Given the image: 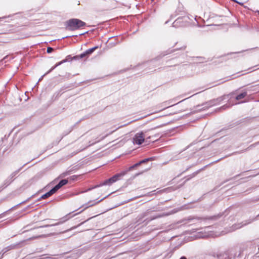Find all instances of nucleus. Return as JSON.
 I'll use <instances>...</instances> for the list:
<instances>
[{
    "label": "nucleus",
    "instance_id": "052dcab7",
    "mask_svg": "<svg viewBox=\"0 0 259 259\" xmlns=\"http://www.w3.org/2000/svg\"><path fill=\"white\" fill-rule=\"evenodd\" d=\"M241 52H235V53H231L230 54H236V53H240Z\"/></svg>",
    "mask_w": 259,
    "mask_h": 259
},
{
    "label": "nucleus",
    "instance_id": "79ce46f5",
    "mask_svg": "<svg viewBox=\"0 0 259 259\" xmlns=\"http://www.w3.org/2000/svg\"><path fill=\"white\" fill-rule=\"evenodd\" d=\"M53 70L51 68L49 70H48L46 73H45L46 75L50 73V72H51Z\"/></svg>",
    "mask_w": 259,
    "mask_h": 259
},
{
    "label": "nucleus",
    "instance_id": "9d476101",
    "mask_svg": "<svg viewBox=\"0 0 259 259\" xmlns=\"http://www.w3.org/2000/svg\"><path fill=\"white\" fill-rule=\"evenodd\" d=\"M223 213H220L217 215H214L212 216H207L204 218H200L198 217H189L188 218V220L189 221H191L193 220H210V221H217L219 219H220L221 217H222Z\"/></svg>",
    "mask_w": 259,
    "mask_h": 259
},
{
    "label": "nucleus",
    "instance_id": "1a4fd4ad",
    "mask_svg": "<svg viewBox=\"0 0 259 259\" xmlns=\"http://www.w3.org/2000/svg\"><path fill=\"white\" fill-rule=\"evenodd\" d=\"M151 212L150 210H147L146 212H144L143 213L141 214L140 218H139L138 220V222H140L141 221H143V222H146V224H147L149 222L151 221L152 220H153L154 219H156L157 218L161 217V215H151L149 217L146 218L145 220H143V219L146 217H148L150 213Z\"/></svg>",
    "mask_w": 259,
    "mask_h": 259
},
{
    "label": "nucleus",
    "instance_id": "39448f33",
    "mask_svg": "<svg viewBox=\"0 0 259 259\" xmlns=\"http://www.w3.org/2000/svg\"><path fill=\"white\" fill-rule=\"evenodd\" d=\"M156 127L151 128L149 130L143 131L140 133H137L133 138V143L134 144L139 145H141L145 140L146 134L149 131L155 129Z\"/></svg>",
    "mask_w": 259,
    "mask_h": 259
},
{
    "label": "nucleus",
    "instance_id": "c85d7f7f",
    "mask_svg": "<svg viewBox=\"0 0 259 259\" xmlns=\"http://www.w3.org/2000/svg\"><path fill=\"white\" fill-rule=\"evenodd\" d=\"M79 57L80 59H83L84 58H88V56H87V54H85V52L84 51L79 55Z\"/></svg>",
    "mask_w": 259,
    "mask_h": 259
},
{
    "label": "nucleus",
    "instance_id": "aec40b11",
    "mask_svg": "<svg viewBox=\"0 0 259 259\" xmlns=\"http://www.w3.org/2000/svg\"><path fill=\"white\" fill-rule=\"evenodd\" d=\"M60 188L57 184L54 187H53L49 192L52 195L54 193H55Z\"/></svg>",
    "mask_w": 259,
    "mask_h": 259
},
{
    "label": "nucleus",
    "instance_id": "09e8293b",
    "mask_svg": "<svg viewBox=\"0 0 259 259\" xmlns=\"http://www.w3.org/2000/svg\"><path fill=\"white\" fill-rule=\"evenodd\" d=\"M161 107V109L159 110L160 111L162 110L167 108V107H166L165 106H162Z\"/></svg>",
    "mask_w": 259,
    "mask_h": 259
},
{
    "label": "nucleus",
    "instance_id": "37998d69",
    "mask_svg": "<svg viewBox=\"0 0 259 259\" xmlns=\"http://www.w3.org/2000/svg\"><path fill=\"white\" fill-rule=\"evenodd\" d=\"M53 70L51 68L49 70H48L46 73H45L46 75L50 73V72H51Z\"/></svg>",
    "mask_w": 259,
    "mask_h": 259
},
{
    "label": "nucleus",
    "instance_id": "20e7f679",
    "mask_svg": "<svg viewBox=\"0 0 259 259\" xmlns=\"http://www.w3.org/2000/svg\"><path fill=\"white\" fill-rule=\"evenodd\" d=\"M30 240V238H29L27 240H22L18 243L12 244L4 248L1 251H0V259H2L3 258V256L9 251L12 249H19L24 247L27 244V242Z\"/></svg>",
    "mask_w": 259,
    "mask_h": 259
},
{
    "label": "nucleus",
    "instance_id": "338daca9",
    "mask_svg": "<svg viewBox=\"0 0 259 259\" xmlns=\"http://www.w3.org/2000/svg\"><path fill=\"white\" fill-rule=\"evenodd\" d=\"M166 102H163V103L162 104H166Z\"/></svg>",
    "mask_w": 259,
    "mask_h": 259
},
{
    "label": "nucleus",
    "instance_id": "a878e982",
    "mask_svg": "<svg viewBox=\"0 0 259 259\" xmlns=\"http://www.w3.org/2000/svg\"><path fill=\"white\" fill-rule=\"evenodd\" d=\"M64 63L67 62H70L72 61V57L71 55H69L66 57V58L63 60Z\"/></svg>",
    "mask_w": 259,
    "mask_h": 259
},
{
    "label": "nucleus",
    "instance_id": "423d86ee",
    "mask_svg": "<svg viewBox=\"0 0 259 259\" xmlns=\"http://www.w3.org/2000/svg\"><path fill=\"white\" fill-rule=\"evenodd\" d=\"M26 165L24 164L19 168L17 169L15 171L12 172L7 178L3 182L4 186L5 187H8L19 176V172L22 169L23 167Z\"/></svg>",
    "mask_w": 259,
    "mask_h": 259
},
{
    "label": "nucleus",
    "instance_id": "bb28decb",
    "mask_svg": "<svg viewBox=\"0 0 259 259\" xmlns=\"http://www.w3.org/2000/svg\"><path fill=\"white\" fill-rule=\"evenodd\" d=\"M194 108L196 109L194 112H198L203 110H206V109H204V106H201L200 107L197 108V106L194 107Z\"/></svg>",
    "mask_w": 259,
    "mask_h": 259
},
{
    "label": "nucleus",
    "instance_id": "7ed1b4c3",
    "mask_svg": "<svg viewBox=\"0 0 259 259\" xmlns=\"http://www.w3.org/2000/svg\"><path fill=\"white\" fill-rule=\"evenodd\" d=\"M44 172L42 171L37 172L34 177L24 183L19 189H17V193H21L25 190L30 187L32 184H35L40 180L44 176Z\"/></svg>",
    "mask_w": 259,
    "mask_h": 259
},
{
    "label": "nucleus",
    "instance_id": "f8f14e48",
    "mask_svg": "<svg viewBox=\"0 0 259 259\" xmlns=\"http://www.w3.org/2000/svg\"><path fill=\"white\" fill-rule=\"evenodd\" d=\"M114 183V180L112 179V178L111 177L109 179H108L105 181H104L103 182L101 183L99 185H97L94 186V187H92L91 188H89L85 192L91 191L94 189L103 186H106V185H111Z\"/></svg>",
    "mask_w": 259,
    "mask_h": 259
},
{
    "label": "nucleus",
    "instance_id": "7c9ffc66",
    "mask_svg": "<svg viewBox=\"0 0 259 259\" xmlns=\"http://www.w3.org/2000/svg\"><path fill=\"white\" fill-rule=\"evenodd\" d=\"M259 145V141L258 142H257L253 144H251V145H250L246 150H247L248 149H250V148H251L252 147H255V146L256 145Z\"/></svg>",
    "mask_w": 259,
    "mask_h": 259
},
{
    "label": "nucleus",
    "instance_id": "a19ab883",
    "mask_svg": "<svg viewBox=\"0 0 259 259\" xmlns=\"http://www.w3.org/2000/svg\"><path fill=\"white\" fill-rule=\"evenodd\" d=\"M64 76L67 78H69L70 76V74L69 73H66Z\"/></svg>",
    "mask_w": 259,
    "mask_h": 259
},
{
    "label": "nucleus",
    "instance_id": "4c0bfd02",
    "mask_svg": "<svg viewBox=\"0 0 259 259\" xmlns=\"http://www.w3.org/2000/svg\"><path fill=\"white\" fill-rule=\"evenodd\" d=\"M63 63H64L63 61V60H62V61H60V62H59L55 64V66H56V67H58V66H59L61 65V64H63Z\"/></svg>",
    "mask_w": 259,
    "mask_h": 259
},
{
    "label": "nucleus",
    "instance_id": "5701e85b",
    "mask_svg": "<svg viewBox=\"0 0 259 259\" xmlns=\"http://www.w3.org/2000/svg\"><path fill=\"white\" fill-rule=\"evenodd\" d=\"M92 218H93V217H91V218H90L88 219L87 221H84V222H83L81 223L80 224H79L78 225H77V226H73V227H71L70 229H67V230H66V231H63V232H62V233H64V232H68V231H70V230H73V229H76L78 226H80L81 225L83 224L84 222H87V221L89 220L90 219H92Z\"/></svg>",
    "mask_w": 259,
    "mask_h": 259
},
{
    "label": "nucleus",
    "instance_id": "ddd939ff",
    "mask_svg": "<svg viewBox=\"0 0 259 259\" xmlns=\"http://www.w3.org/2000/svg\"><path fill=\"white\" fill-rule=\"evenodd\" d=\"M235 94L234 92H232L227 95H224L221 97H220L216 99H213L210 100L212 102V105L213 106L219 105L222 101L226 99V97H229V96H232L233 95Z\"/></svg>",
    "mask_w": 259,
    "mask_h": 259
},
{
    "label": "nucleus",
    "instance_id": "2eb2a0df",
    "mask_svg": "<svg viewBox=\"0 0 259 259\" xmlns=\"http://www.w3.org/2000/svg\"><path fill=\"white\" fill-rule=\"evenodd\" d=\"M127 174V170H123L119 173L116 174L111 178L114 180V183L120 180V178L124 176Z\"/></svg>",
    "mask_w": 259,
    "mask_h": 259
},
{
    "label": "nucleus",
    "instance_id": "f257e3e1",
    "mask_svg": "<svg viewBox=\"0 0 259 259\" xmlns=\"http://www.w3.org/2000/svg\"><path fill=\"white\" fill-rule=\"evenodd\" d=\"M110 194H109L106 196H105L104 197H103L102 199L95 202V203H93V202H95L96 200H91V201H89L87 203H85L84 204V205H82V207L83 206H85L84 209L81 210L80 211L74 214L72 216H70V214H71V213L73 212L74 211H73L72 212H69L68 213V214H67L66 215H65L64 217H62V218L60 219H59V221L57 222L56 223H55V224H51V225H44V226H40L39 228H46V227H52V226H57V225H59L60 224H63V223L65 222L66 221H67V220H68L70 218H72V217L73 216H75L80 213H81V212H82L84 210H85V209L88 208V207H91V206H94L95 205V204L101 202L102 200H103L104 199L106 198L107 197H108V196H109ZM77 209H76L77 210ZM76 211V210H75ZM75 211V210H74Z\"/></svg>",
    "mask_w": 259,
    "mask_h": 259
},
{
    "label": "nucleus",
    "instance_id": "69168bd1",
    "mask_svg": "<svg viewBox=\"0 0 259 259\" xmlns=\"http://www.w3.org/2000/svg\"><path fill=\"white\" fill-rule=\"evenodd\" d=\"M168 22V21H166V22H165V24H167Z\"/></svg>",
    "mask_w": 259,
    "mask_h": 259
},
{
    "label": "nucleus",
    "instance_id": "0eeeda50",
    "mask_svg": "<svg viewBox=\"0 0 259 259\" xmlns=\"http://www.w3.org/2000/svg\"><path fill=\"white\" fill-rule=\"evenodd\" d=\"M189 17L187 16L178 17L172 23V26L175 27H186L188 25Z\"/></svg>",
    "mask_w": 259,
    "mask_h": 259
},
{
    "label": "nucleus",
    "instance_id": "72a5a7b5",
    "mask_svg": "<svg viewBox=\"0 0 259 259\" xmlns=\"http://www.w3.org/2000/svg\"><path fill=\"white\" fill-rule=\"evenodd\" d=\"M46 255V254L42 255L40 257H39V258H38L37 259H52L50 257L45 256Z\"/></svg>",
    "mask_w": 259,
    "mask_h": 259
},
{
    "label": "nucleus",
    "instance_id": "864d4df0",
    "mask_svg": "<svg viewBox=\"0 0 259 259\" xmlns=\"http://www.w3.org/2000/svg\"><path fill=\"white\" fill-rule=\"evenodd\" d=\"M139 174H140V173H137V174H135V175H134V176H133V179L135 178H136L137 176H138Z\"/></svg>",
    "mask_w": 259,
    "mask_h": 259
},
{
    "label": "nucleus",
    "instance_id": "6ab92c4d",
    "mask_svg": "<svg viewBox=\"0 0 259 259\" xmlns=\"http://www.w3.org/2000/svg\"><path fill=\"white\" fill-rule=\"evenodd\" d=\"M27 200H26V201H23V202H21V203H19V204H17L16 205L14 206L13 207H11V208H10L9 209L7 210V211H5V212H4L2 213L1 214H0V219H1L2 218H3V217L5 215V214L8 212V211H10V210H11L13 209L14 208H15V207H16V206H18V205H20V204H22V203H23L25 202H26V201H27Z\"/></svg>",
    "mask_w": 259,
    "mask_h": 259
},
{
    "label": "nucleus",
    "instance_id": "4be33fe9",
    "mask_svg": "<svg viewBox=\"0 0 259 259\" xmlns=\"http://www.w3.org/2000/svg\"><path fill=\"white\" fill-rule=\"evenodd\" d=\"M201 169H199L198 170H197L196 171L193 172V174H192L191 175H190V176H189V178L188 179H186V180L184 182V183L189 181V180H190L191 178L195 177L200 171H201Z\"/></svg>",
    "mask_w": 259,
    "mask_h": 259
},
{
    "label": "nucleus",
    "instance_id": "412c9836",
    "mask_svg": "<svg viewBox=\"0 0 259 259\" xmlns=\"http://www.w3.org/2000/svg\"><path fill=\"white\" fill-rule=\"evenodd\" d=\"M68 182V180L67 179H63L60 181V182L57 184L58 186L61 188L62 186L66 185Z\"/></svg>",
    "mask_w": 259,
    "mask_h": 259
},
{
    "label": "nucleus",
    "instance_id": "c03bdc74",
    "mask_svg": "<svg viewBox=\"0 0 259 259\" xmlns=\"http://www.w3.org/2000/svg\"><path fill=\"white\" fill-rule=\"evenodd\" d=\"M5 186H4V184H3V185L0 186V192L2 191V190L5 188Z\"/></svg>",
    "mask_w": 259,
    "mask_h": 259
},
{
    "label": "nucleus",
    "instance_id": "8fccbe9b",
    "mask_svg": "<svg viewBox=\"0 0 259 259\" xmlns=\"http://www.w3.org/2000/svg\"><path fill=\"white\" fill-rule=\"evenodd\" d=\"M88 32H89V31H85V32H83L82 33L80 34L79 35H84L85 34L88 33Z\"/></svg>",
    "mask_w": 259,
    "mask_h": 259
},
{
    "label": "nucleus",
    "instance_id": "f03ea898",
    "mask_svg": "<svg viewBox=\"0 0 259 259\" xmlns=\"http://www.w3.org/2000/svg\"><path fill=\"white\" fill-rule=\"evenodd\" d=\"M65 29L70 31H74L86 25V23L77 18L70 19L65 23Z\"/></svg>",
    "mask_w": 259,
    "mask_h": 259
},
{
    "label": "nucleus",
    "instance_id": "49530a36",
    "mask_svg": "<svg viewBox=\"0 0 259 259\" xmlns=\"http://www.w3.org/2000/svg\"><path fill=\"white\" fill-rule=\"evenodd\" d=\"M200 59V61L203 62L204 60L205 59L203 57H198Z\"/></svg>",
    "mask_w": 259,
    "mask_h": 259
},
{
    "label": "nucleus",
    "instance_id": "bf43d9fd",
    "mask_svg": "<svg viewBox=\"0 0 259 259\" xmlns=\"http://www.w3.org/2000/svg\"><path fill=\"white\" fill-rule=\"evenodd\" d=\"M117 42H112V44H113L112 46H116L117 45Z\"/></svg>",
    "mask_w": 259,
    "mask_h": 259
},
{
    "label": "nucleus",
    "instance_id": "680f3d73",
    "mask_svg": "<svg viewBox=\"0 0 259 259\" xmlns=\"http://www.w3.org/2000/svg\"><path fill=\"white\" fill-rule=\"evenodd\" d=\"M7 17H1L0 18V20L2 19H4V18H7Z\"/></svg>",
    "mask_w": 259,
    "mask_h": 259
},
{
    "label": "nucleus",
    "instance_id": "393cba45",
    "mask_svg": "<svg viewBox=\"0 0 259 259\" xmlns=\"http://www.w3.org/2000/svg\"><path fill=\"white\" fill-rule=\"evenodd\" d=\"M153 159H154V157H149V158H145V159H143L140 161L141 164H142L145 163L148 161H152Z\"/></svg>",
    "mask_w": 259,
    "mask_h": 259
},
{
    "label": "nucleus",
    "instance_id": "ea45409f",
    "mask_svg": "<svg viewBox=\"0 0 259 259\" xmlns=\"http://www.w3.org/2000/svg\"><path fill=\"white\" fill-rule=\"evenodd\" d=\"M130 123H131V122H128V123H126V124H123V125H120V126H118V127H117V128H116V130H117V129H118V128H120V127H123V126H125V125H128V124H130Z\"/></svg>",
    "mask_w": 259,
    "mask_h": 259
},
{
    "label": "nucleus",
    "instance_id": "4d7b16f0",
    "mask_svg": "<svg viewBox=\"0 0 259 259\" xmlns=\"http://www.w3.org/2000/svg\"><path fill=\"white\" fill-rule=\"evenodd\" d=\"M191 167V166H189L188 167L184 172H185L186 171H187L189 168H190Z\"/></svg>",
    "mask_w": 259,
    "mask_h": 259
},
{
    "label": "nucleus",
    "instance_id": "3c124183",
    "mask_svg": "<svg viewBox=\"0 0 259 259\" xmlns=\"http://www.w3.org/2000/svg\"><path fill=\"white\" fill-rule=\"evenodd\" d=\"M235 3L238 4L239 5H240L241 6H243V3H242L241 2H239L237 1V2H235Z\"/></svg>",
    "mask_w": 259,
    "mask_h": 259
},
{
    "label": "nucleus",
    "instance_id": "dca6fc26",
    "mask_svg": "<svg viewBox=\"0 0 259 259\" xmlns=\"http://www.w3.org/2000/svg\"><path fill=\"white\" fill-rule=\"evenodd\" d=\"M201 106H204V109L207 110L209 108L213 106V105H212V102H211V101L209 100L207 102L202 103L201 105H197V108L200 107Z\"/></svg>",
    "mask_w": 259,
    "mask_h": 259
},
{
    "label": "nucleus",
    "instance_id": "a211bd4d",
    "mask_svg": "<svg viewBox=\"0 0 259 259\" xmlns=\"http://www.w3.org/2000/svg\"><path fill=\"white\" fill-rule=\"evenodd\" d=\"M247 92L244 91V92L241 93L240 94H238V95H237L235 97V100L239 101V100L245 98L247 96Z\"/></svg>",
    "mask_w": 259,
    "mask_h": 259
},
{
    "label": "nucleus",
    "instance_id": "2f4dec72",
    "mask_svg": "<svg viewBox=\"0 0 259 259\" xmlns=\"http://www.w3.org/2000/svg\"><path fill=\"white\" fill-rule=\"evenodd\" d=\"M70 171H65V172H63L61 175H60V177H64L70 174Z\"/></svg>",
    "mask_w": 259,
    "mask_h": 259
},
{
    "label": "nucleus",
    "instance_id": "9b49d317",
    "mask_svg": "<svg viewBox=\"0 0 259 259\" xmlns=\"http://www.w3.org/2000/svg\"><path fill=\"white\" fill-rule=\"evenodd\" d=\"M258 218H259V214H257L255 218H254L253 219H249L244 221L240 223L235 224L234 225H233L232 226V229L233 230H235L241 228L243 226H246V225L251 223V222L254 221L255 220H256Z\"/></svg>",
    "mask_w": 259,
    "mask_h": 259
},
{
    "label": "nucleus",
    "instance_id": "4468645a",
    "mask_svg": "<svg viewBox=\"0 0 259 259\" xmlns=\"http://www.w3.org/2000/svg\"><path fill=\"white\" fill-rule=\"evenodd\" d=\"M185 48H186V47H182L179 49H176L175 50H170V51L167 50L166 51H164V52L161 53L159 56H158L157 57H156L154 59L151 61L150 62H153L156 60H159L161 58H162V57H163L164 56L174 52L175 50H178L182 49H184Z\"/></svg>",
    "mask_w": 259,
    "mask_h": 259
},
{
    "label": "nucleus",
    "instance_id": "473e14b6",
    "mask_svg": "<svg viewBox=\"0 0 259 259\" xmlns=\"http://www.w3.org/2000/svg\"><path fill=\"white\" fill-rule=\"evenodd\" d=\"M137 167V166H136L135 164L133 165L132 166L129 167L126 170H127V172L130 170H133V169Z\"/></svg>",
    "mask_w": 259,
    "mask_h": 259
},
{
    "label": "nucleus",
    "instance_id": "6e6d98bb",
    "mask_svg": "<svg viewBox=\"0 0 259 259\" xmlns=\"http://www.w3.org/2000/svg\"><path fill=\"white\" fill-rule=\"evenodd\" d=\"M42 199H42V198H41V197H39V198L37 200V201H40V200H42Z\"/></svg>",
    "mask_w": 259,
    "mask_h": 259
},
{
    "label": "nucleus",
    "instance_id": "f704fd0d",
    "mask_svg": "<svg viewBox=\"0 0 259 259\" xmlns=\"http://www.w3.org/2000/svg\"><path fill=\"white\" fill-rule=\"evenodd\" d=\"M79 59H81L79 57V55L72 57V60H78Z\"/></svg>",
    "mask_w": 259,
    "mask_h": 259
},
{
    "label": "nucleus",
    "instance_id": "de8ad7c7",
    "mask_svg": "<svg viewBox=\"0 0 259 259\" xmlns=\"http://www.w3.org/2000/svg\"><path fill=\"white\" fill-rule=\"evenodd\" d=\"M135 165L136 166H137V167L139 166V165H141V163L140 162V161L135 163Z\"/></svg>",
    "mask_w": 259,
    "mask_h": 259
},
{
    "label": "nucleus",
    "instance_id": "e433bc0d",
    "mask_svg": "<svg viewBox=\"0 0 259 259\" xmlns=\"http://www.w3.org/2000/svg\"><path fill=\"white\" fill-rule=\"evenodd\" d=\"M77 177H78V176H76V175H73V176H71V177L69 178V179H70V180H71L75 181V180H76L77 179Z\"/></svg>",
    "mask_w": 259,
    "mask_h": 259
},
{
    "label": "nucleus",
    "instance_id": "a18cd8bd",
    "mask_svg": "<svg viewBox=\"0 0 259 259\" xmlns=\"http://www.w3.org/2000/svg\"><path fill=\"white\" fill-rule=\"evenodd\" d=\"M45 75H46L45 74H44V75H42L40 77V78L38 79V82H39V81H41V80L42 79L43 77H44Z\"/></svg>",
    "mask_w": 259,
    "mask_h": 259
},
{
    "label": "nucleus",
    "instance_id": "c9c22d12",
    "mask_svg": "<svg viewBox=\"0 0 259 259\" xmlns=\"http://www.w3.org/2000/svg\"><path fill=\"white\" fill-rule=\"evenodd\" d=\"M230 107V105L226 104V105H225L222 106L221 107H220L219 108V109H224V110H225V109H227V108H229Z\"/></svg>",
    "mask_w": 259,
    "mask_h": 259
},
{
    "label": "nucleus",
    "instance_id": "6e6552de",
    "mask_svg": "<svg viewBox=\"0 0 259 259\" xmlns=\"http://www.w3.org/2000/svg\"><path fill=\"white\" fill-rule=\"evenodd\" d=\"M236 253L234 250H229L217 254V259H235Z\"/></svg>",
    "mask_w": 259,
    "mask_h": 259
},
{
    "label": "nucleus",
    "instance_id": "0e129e2a",
    "mask_svg": "<svg viewBox=\"0 0 259 259\" xmlns=\"http://www.w3.org/2000/svg\"><path fill=\"white\" fill-rule=\"evenodd\" d=\"M244 101H241L240 102H239V103H244Z\"/></svg>",
    "mask_w": 259,
    "mask_h": 259
},
{
    "label": "nucleus",
    "instance_id": "cd10ccee",
    "mask_svg": "<svg viewBox=\"0 0 259 259\" xmlns=\"http://www.w3.org/2000/svg\"><path fill=\"white\" fill-rule=\"evenodd\" d=\"M51 196V194L50 193V192L48 191L46 193L44 194L41 196V198H42L43 199H45L50 196Z\"/></svg>",
    "mask_w": 259,
    "mask_h": 259
},
{
    "label": "nucleus",
    "instance_id": "5fc2aeb1",
    "mask_svg": "<svg viewBox=\"0 0 259 259\" xmlns=\"http://www.w3.org/2000/svg\"><path fill=\"white\" fill-rule=\"evenodd\" d=\"M180 259H187V257L185 256H181Z\"/></svg>",
    "mask_w": 259,
    "mask_h": 259
},
{
    "label": "nucleus",
    "instance_id": "e2e57ef3",
    "mask_svg": "<svg viewBox=\"0 0 259 259\" xmlns=\"http://www.w3.org/2000/svg\"><path fill=\"white\" fill-rule=\"evenodd\" d=\"M33 196H34V195H32V196H31V197H29V198L28 199V200L30 199L31 197H33Z\"/></svg>",
    "mask_w": 259,
    "mask_h": 259
},
{
    "label": "nucleus",
    "instance_id": "f3484780",
    "mask_svg": "<svg viewBox=\"0 0 259 259\" xmlns=\"http://www.w3.org/2000/svg\"><path fill=\"white\" fill-rule=\"evenodd\" d=\"M99 47L98 46H95L92 48H90L87 50H86L85 54H87L88 57L97 49H98Z\"/></svg>",
    "mask_w": 259,
    "mask_h": 259
},
{
    "label": "nucleus",
    "instance_id": "c756f323",
    "mask_svg": "<svg viewBox=\"0 0 259 259\" xmlns=\"http://www.w3.org/2000/svg\"><path fill=\"white\" fill-rule=\"evenodd\" d=\"M54 48H53L51 47H49L47 48V52L48 54H50V53H52L54 51Z\"/></svg>",
    "mask_w": 259,
    "mask_h": 259
},
{
    "label": "nucleus",
    "instance_id": "58836bf2",
    "mask_svg": "<svg viewBox=\"0 0 259 259\" xmlns=\"http://www.w3.org/2000/svg\"><path fill=\"white\" fill-rule=\"evenodd\" d=\"M244 172L241 173V174H238L237 175H236L235 176H234V177H233L232 178H231V179H236V178L239 177L240 176H241L242 175V174H243Z\"/></svg>",
    "mask_w": 259,
    "mask_h": 259
},
{
    "label": "nucleus",
    "instance_id": "774afa93",
    "mask_svg": "<svg viewBox=\"0 0 259 259\" xmlns=\"http://www.w3.org/2000/svg\"><path fill=\"white\" fill-rule=\"evenodd\" d=\"M258 14L259 15V11H257Z\"/></svg>",
    "mask_w": 259,
    "mask_h": 259
},
{
    "label": "nucleus",
    "instance_id": "13d9d810",
    "mask_svg": "<svg viewBox=\"0 0 259 259\" xmlns=\"http://www.w3.org/2000/svg\"><path fill=\"white\" fill-rule=\"evenodd\" d=\"M56 68V66H55V65L54 66L52 67V68H52L53 70H54V69L55 68Z\"/></svg>",
    "mask_w": 259,
    "mask_h": 259
},
{
    "label": "nucleus",
    "instance_id": "b1692460",
    "mask_svg": "<svg viewBox=\"0 0 259 259\" xmlns=\"http://www.w3.org/2000/svg\"><path fill=\"white\" fill-rule=\"evenodd\" d=\"M61 91H62V90H61L59 91L56 92L55 93H54V94L53 95V96L52 97V99L54 100H57L60 96V95H61L60 92Z\"/></svg>",
    "mask_w": 259,
    "mask_h": 259
},
{
    "label": "nucleus",
    "instance_id": "603ef678",
    "mask_svg": "<svg viewBox=\"0 0 259 259\" xmlns=\"http://www.w3.org/2000/svg\"><path fill=\"white\" fill-rule=\"evenodd\" d=\"M72 36H64V37H63L62 38H61L60 39H63L64 38H68V37H71Z\"/></svg>",
    "mask_w": 259,
    "mask_h": 259
}]
</instances>
